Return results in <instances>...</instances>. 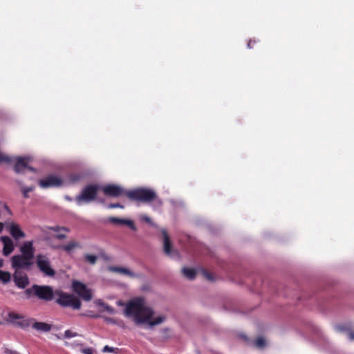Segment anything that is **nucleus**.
<instances>
[{
	"instance_id": "obj_1",
	"label": "nucleus",
	"mask_w": 354,
	"mask_h": 354,
	"mask_svg": "<svg viewBox=\"0 0 354 354\" xmlns=\"http://www.w3.org/2000/svg\"><path fill=\"white\" fill-rule=\"evenodd\" d=\"M126 317L132 318L137 325L147 324L149 327L162 323L165 320V316H159L151 319L154 312L153 309L147 306L145 299L136 297L130 300L127 304L124 310Z\"/></svg>"
},
{
	"instance_id": "obj_2",
	"label": "nucleus",
	"mask_w": 354,
	"mask_h": 354,
	"mask_svg": "<svg viewBox=\"0 0 354 354\" xmlns=\"http://www.w3.org/2000/svg\"><path fill=\"white\" fill-rule=\"evenodd\" d=\"M126 196L131 201L142 203H150L153 201L154 208H160L162 205V201L157 196L156 192L149 188H138L133 190L128 191Z\"/></svg>"
},
{
	"instance_id": "obj_3",
	"label": "nucleus",
	"mask_w": 354,
	"mask_h": 354,
	"mask_svg": "<svg viewBox=\"0 0 354 354\" xmlns=\"http://www.w3.org/2000/svg\"><path fill=\"white\" fill-rule=\"evenodd\" d=\"M55 295L57 297L56 302L62 307H71L73 309H80L81 301L75 296L62 291H55Z\"/></svg>"
},
{
	"instance_id": "obj_4",
	"label": "nucleus",
	"mask_w": 354,
	"mask_h": 354,
	"mask_svg": "<svg viewBox=\"0 0 354 354\" xmlns=\"http://www.w3.org/2000/svg\"><path fill=\"white\" fill-rule=\"evenodd\" d=\"M25 293L28 297L34 294L39 299L46 301L52 300L55 295L51 287L38 285H33L31 288L26 289Z\"/></svg>"
},
{
	"instance_id": "obj_5",
	"label": "nucleus",
	"mask_w": 354,
	"mask_h": 354,
	"mask_svg": "<svg viewBox=\"0 0 354 354\" xmlns=\"http://www.w3.org/2000/svg\"><path fill=\"white\" fill-rule=\"evenodd\" d=\"M100 189L97 185H88L84 187L81 194L75 198L77 205H81L82 203H88L95 200Z\"/></svg>"
},
{
	"instance_id": "obj_6",
	"label": "nucleus",
	"mask_w": 354,
	"mask_h": 354,
	"mask_svg": "<svg viewBox=\"0 0 354 354\" xmlns=\"http://www.w3.org/2000/svg\"><path fill=\"white\" fill-rule=\"evenodd\" d=\"M6 321L19 328L26 329L32 326L33 318L26 317L15 312H9Z\"/></svg>"
},
{
	"instance_id": "obj_7",
	"label": "nucleus",
	"mask_w": 354,
	"mask_h": 354,
	"mask_svg": "<svg viewBox=\"0 0 354 354\" xmlns=\"http://www.w3.org/2000/svg\"><path fill=\"white\" fill-rule=\"evenodd\" d=\"M37 266L44 275L48 277H54L55 275V271L50 266V260L46 256L37 254Z\"/></svg>"
},
{
	"instance_id": "obj_8",
	"label": "nucleus",
	"mask_w": 354,
	"mask_h": 354,
	"mask_svg": "<svg viewBox=\"0 0 354 354\" xmlns=\"http://www.w3.org/2000/svg\"><path fill=\"white\" fill-rule=\"evenodd\" d=\"M12 268L15 270L19 269H30L32 265V259L21 254L14 255L11 258Z\"/></svg>"
},
{
	"instance_id": "obj_9",
	"label": "nucleus",
	"mask_w": 354,
	"mask_h": 354,
	"mask_svg": "<svg viewBox=\"0 0 354 354\" xmlns=\"http://www.w3.org/2000/svg\"><path fill=\"white\" fill-rule=\"evenodd\" d=\"M104 194L107 196L117 198L122 195L126 196V191L122 187L115 184H109L100 187Z\"/></svg>"
},
{
	"instance_id": "obj_10",
	"label": "nucleus",
	"mask_w": 354,
	"mask_h": 354,
	"mask_svg": "<svg viewBox=\"0 0 354 354\" xmlns=\"http://www.w3.org/2000/svg\"><path fill=\"white\" fill-rule=\"evenodd\" d=\"M72 287L75 292L85 301H90L92 299V294L85 284L78 281H73Z\"/></svg>"
},
{
	"instance_id": "obj_11",
	"label": "nucleus",
	"mask_w": 354,
	"mask_h": 354,
	"mask_svg": "<svg viewBox=\"0 0 354 354\" xmlns=\"http://www.w3.org/2000/svg\"><path fill=\"white\" fill-rule=\"evenodd\" d=\"M62 183V180L55 175L48 176L39 181V185L44 189L60 187Z\"/></svg>"
},
{
	"instance_id": "obj_12",
	"label": "nucleus",
	"mask_w": 354,
	"mask_h": 354,
	"mask_svg": "<svg viewBox=\"0 0 354 354\" xmlns=\"http://www.w3.org/2000/svg\"><path fill=\"white\" fill-rule=\"evenodd\" d=\"M5 225L10 235L16 240L26 236L25 233L21 230L20 226L13 221H6Z\"/></svg>"
},
{
	"instance_id": "obj_13",
	"label": "nucleus",
	"mask_w": 354,
	"mask_h": 354,
	"mask_svg": "<svg viewBox=\"0 0 354 354\" xmlns=\"http://www.w3.org/2000/svg\"><path fill=\"white\" fill-rule=\"evenodd\" d=\"M29 161L30 158L28 157H17L14 167L15 171L19 174L24 172L26 169H28L30 171L35 172V169L33 167L28 165Z\"/></svg>"
},
{
	"instance_id": "obj_14",
	"label": "nucleus",
	"mask_w": 354,
	"mask_h": 354,
	"mask_svg": "<svg viewBox=\"0 0 354 354\" xmlns=\"http://www.w3.org/2000/svg\"><path fill=\"white\" fill-rule=\"evenodd\" d=\"M13 279L15 285L21 289L24 288L29 283L27 274L21 271L15 270L13 274Z\"/></svg>"
},
{
	"instance_id": "obj_15",
	"label": "nucleus",
	"mask_w": 354,
	"mask_h": 354,
	"mask_svg": "<svg viewBox=\"0 0 354 354\" xmlns=\"http://www.w3.org/2000/svg\"><path fill=\"white\" fill-rule=\"evenodd\" d=\"M1 241L3 244V254L5 256H8L10 254H11L14 249H15V245L13 243V241L12 239L8 236H1L0 237Z\"/></svg>"
},
{
	"instance_id": "obj_16",
	"label": "nucleus",
	"mask_w": 354,
	"mask_h": 354,
	"mask_svg": "<svg viewBox=\"0 0 354 354\" xmlns=\"http://www.w3.org/2000/svg\"><path fill=\"white\" fill-rule=\"evenodd\" d=\"M20 252L21 255L26 256L30 259H33L35 255V248L33 247V241H25L20 247Z\"/></svg>"
},
{
	"instance_id": "obj_17",
	"label": "nucleus",
	"mask_w": 354,
	"mask_h": 354,
	"mask_svg": "<svg viewBox=\"0 0 354 354\" xmlns=\"http://www.w3.org/2000/svg\"><path fill=\"white\" fill-rule=\"evenodd\" d=\"M31 326L33 329L39 332H48L52 328V326L50 324L46 322H37L34 318Z\"/></svg>"
},
{
	"instance_id": "obj_18",
	"label": "nucleus",
	"mask_w": 354,
	"mask_h": 354,
	"mask_svg": "<svg viewBox=\"0 0 354 354\" xmlns=\"http://www.w3.org/2000/svg\"><path fill=\"white\" fill-rule=\"evenodd\" d=\"M109 221L112 223L117 224V225H127L128 227H129L133 230H136V227L134 225V223L131 220H127L124 218H119L116 217H110Z\"/></svg>"
},
{
	"instance_id": "obj_19",
	"label": "nucleus",
	"mask_w": 354,
	"mask_h": 354,
	"mask_svg": "<svg viewBox=\"0 0 354 354\" xmlns=\"http://www.w3.org/2000/svg\"><path fill=\"white\" fill-rule=\"evenodd\" d=\"M80 248H81L80 243L75 241H69L67 244L65 245H61L55 247V248L61 249L68 254L73 251L75 249Z\"/></svg>"
},
{
	"instance_id": "obj_20",
	"label": "nucleus",
	"mask_w": 354,
	"mask_h": 354,
	"mask_svg": "<svg viewBox=\"0 0 354 354\" xmlns=\"http://www.w3.org/2000/svg\"><path fill=\"white\" fill-rule=\"evenodd\" d=\"M161 232H162V236H163V242H164L163 249H164V252H165V253L166 254L170 255L171 254V241L169 240V237L168 236V234H167L166 230L162 229L161 230Z\"/></svg>"
},
{
	"instance_id": "obj_21",
	"label": "nucleus",
	"mask_w": 354,
	"mask_h": 354,
	"mask_svg": "<svg viewBox=\"0 0 354 354\" xmlns=\"http://www.w3.org/2000/svg\"><path fill=\"white\" fill-rule=\"evenodd\" d=\"M109 270L113 271V272H118V273H120V274H126V275H129V276H131V277L134 276L133 273H132L129 270H128L127 268H125L111 267L109 268Z\"/></svg>"
},
{
	"instance_id": "obj_22",
	"label": "nucleus",
	"mask_w": 354,
	"mask_h": 354,
	"mask_svg": "<svg viewBox=\"0 0 354 354\" xmlns=\"http://www.w3.org/2000/svg\"><path fill=\"white\" fill-rule=\"evenodd\" d=\"M182 271L183 274L189 279H194L196 277V271L194 269L183 268Z\"/></svg>"
},
{
	"instance_id": "obj_23",
	"label": "nucleus",
	"mask_w": 354,
	"mask_h": 354,
	"mask_svg": "<svg viewBox=\"0 0 354 354\" xmlns=\"http://www.w3.org/2000/svg\"><path fill=\"white\" fill-rule=\"evenodd\" d=\"M11 279L10 274L8 272L0 270V281L3 283H8Z\"/></svg>"
},
{
	"instance_id": "obj_24",
	"label": "nucleus",
	"mask_w": 354,
	"mask_h": 354,
	"mask_svg": "<svg viewBox=\"0 0 354 354\" xmlns=\"http://www.w3.org/2000/svg\"><path fill=\"white\" fill-rule=\"evenodd\" d=\"M47 228L49 230L53 231L55 232H62V231L63 232H70L68 228L65 227H60V226H58V225L48 227Z\"/></svg>"
},
{
	"instance_id": "obj_25",
	"label": "nucleus",
	"mask_w": 354,
	"mask_h": 354,
	"mask_svg": "<svg viewBox=\"0 0 354 354\" xmlns=\"http://www.w3.org/2000/svg\"><path fill=\"white\" fill-rule=\"evenodd\" d=\"M35 189V187L34 186H30V187H21V192H22V194H23V196L24 198H29V195H28V193L33 191Z\"/></svg>"
},
{
	"instance_id": "obj_26",
	"label": "nucleus",
	"mask_w": 354,
	"mask_h": 354,
	"mask_svg": "<svg viewBox=\"0 0 354 354\" xmlns=\"http://www.w3.org/2000/svg\"><path fill=\"white\" fill-rule=\"evenodd\" d=\"M82 178V175L80 174H73L68 176V180L71 183H75Z\"/></svg>"
},
{
	"instance_id": "obj_27",
	"label": "nucleus",
	"mask_w": 354,
	"mask_h": 354,
	"mask_svg": "<svg viewBox=\"0 0 354 354\" xmlns=\"http://www.w3.org/2000/svg\"><path fill=\"white\" fill-rule=\"evenodd\" d=\"M254 344L258 348H263L266 346V340L263 337H259L256 339Z\"/></svg>"
},
{
	"instance_id": "obj_28",
	"label": "nucleus",
	"mask_w": 354,
	"mask_h": 354,
	"mask_svg": "<svg viewBox=\"0 0 354 354\" xmlns=\"http://www.w3.org/2000/svg\"><path fill=\"white\" fill-rule=\"evenodd\" d=\"M97 256L93 254H86L85 259L91 264H95L97 261Z\"/></svg>"
},
{
	"instance_id": "obj_29",
	"label": "nucleus",
	"mask_w": 354,
	"mask_h": 354,
	"mask_svg": "<svg viewBox=\"0 0 354 354\" xmlns=\"http://www.w3.org/2000/svg\"><path fill=\"white\" fill-rule=\"evenodd\" d=\"M11 160V158L8 156L0 152V162H3L9 163Z\"/></svg>"
},
{
	"instance_id": "obj_30",
	"label": "nucleus",
	"mask_w": 354,
	"mask_h": 354,
	"mask_svg": "<svg viewBox=\"0 0 354 354\" xmlns=\"http://www.w3.org/2000/svg\"><path fill=\"white\" fill-rule=\"evenodd\" d=\"M77 335V334L76 333H74L70 330H66L64 332V337L66 339L74 337H76Z\"/></svg>"
},
{
	"instance_id": "obj_31",
	"label": "nucleus",
	"mask_w": 354,
	"mask_h": 354,
	"mask_svg": "<svg viewBox=\"0 0 354 354\" xmlns=\"http://www.w3.org/2000/svg\"><path fill=\"white\" fill-rule=\"evenodd\" d=\"M102 306L104 307V308L106 311H107L108 313H109L111 314H113L115 312V309L113 307L109 306L108 304H102Z\"/></svg>"
},
{
	"instance_id": "obj_32",
	"label": "nucleus",
	"mask_w": 354,
	"mask_h": 354,
	"mask_svg": "<svg viewBox=\"0 0 354 354\" xmlns=\"http://www.w3.org/2000/svg\"><path fill=\"white\" fill-rule=\"evenodd\" d=\"M107 207L109 209H113V208H124V205L120 204V203H110L107 205Z\"/></svg>"
},
{
	"instance_id": "obj_33",
	"label": "nucleus",
	"mask_w": 354,
	"mask_h": 354,
	"mask_svg": "<svg viewBox=\"0 0 354 354\" xmlns=\"http://www.w3.org/2000/svg\"><path fill=\"white\" fill-rule=\"evenodd\" d=\"M115 350H118V348L111 347V346H109L106 345L103 348L102 351L104 353H106V352L114 353Z\"/></svg>"
},
{
	"instance_id": "obj_34",
	"label": "nucleus",
	"mask_w": 354,
	"mask_h": 354,
	"mask_svg": "<svg viewBox=\"0 0 354 354\" xmlns=\"http://www.w3.org/2000/svg\"><path fill=\"white\" fill-rule=\"evenodd\" d=\"M55 238L59 240H63L66 238V235L59 232L55 236Z\"/></svg>"
},
{
	"instance_id": "obj_35",
	"label": "nucleus",
	"mask_w": 354,
	"mask_h": 354,
	"mask_svg": "<svg viewBox=\"0 0 354 354\" xmlns=\"http://www.w3.org/2000/svg\"><path fill=\"white\" fill-rule=\"evenodd\" d=\"M81 352L83 354H93V351L91 348H82Z\"/></svg>"
},
{
	"instance_id": "obj_36",
	"label": "nucleus",
	"mask_w": 354,
	"mask_h": 354,
	"mask_svg": "<svg viewBox=\"0 0 354 354\" xmlns=\"http://www.w3.org/2000/svg\"><path fill=\"white\" fill-rule=\"evenodd\" d=\"M203 274L209 281H212L214 279V277H212V274L206 270L203 271Z\"/></svg>"
},
{
	"instance_id": "obj_37",
	"label": "nucleus",
	"mask_w": 354,
	"mask_h": 354,
	"mask_svg": "<svg viewBox=\"0 0 354 354\" xmlns=\"http://www.w3.org/2000/svg\"><path fill=\"white\" fill-rule=\"evenodd\" d=\"M256 43L257 41L255 39H250L248 42V48H252Z\"/></svg>"
},
{
	"instance_id": "obj_38",
	"label": "nucleus",
	"mask_w": 354,
	"mask_h": 354,
	"mask_svg": "<svg viewBox=\"0 0 354 354\" xmlns=\"http://www.w3.org/2000/svg\"><path fill=\"white\" fill-rule=\"evenodd\" d=\"M5 353L6 354H20L17 351L6 348Z\"/></svg>"
},
{
	"instance_id": "obj_39",
	"label": "nucleus",
	"mask_w": 354,
	"mask_h": 354,
	"mask_svg": "<svg viewBox=\"0 0 354 354\" xmlns=\"http://www.w3.org/2000/svg\"><path fill=\"white\" fill-rule=\"evenodd\" d=\"M336 328L339 330V331H345L347 330V327L344 325H339V326H337Z\"/></svg>"
},
{
	"instance_id": "obj_40",
	"label": "nucleus",
	"mask_w": 354,
	"mask_h": 354,
	"mask_svg": "<svg viewBox=\"0 0 354 354\" xmlns=\"http://www.w3.org/2000/svg\"><path fill=\"white\" fill-rule=\"evenodd\" d=\"M348 338L351 341L354 340V331L353 330H349V332H348Z\"/></svg>"
},
{
	"instance_id": "obj_41",
	"label": "nucleus",
	"mask_w": 354,
	"mask_h": 354,
	"mask_svg": "<svg viewBox=\"0 0 354 354\" xmlns=\"http://www.w3.org/2000/svg\"><path fill=\"white\" fill-rule=\"evenodd\" d=\"M3 207L10 215H12V213L7 205H4Z\"/></svg>"
},
{
	"instance_id": "obj_42",
	"label": "nucleus",
	"mask_w": 354,
	"mask_h": 354,
	"mask_svg": "<svg viewBox=\"0 0 354 354\" xmlns=\"http://www.w3.org/2000/svg\"><path fill=\"white\" fill-rule=\"evenodd\" d=\"M142 219H143L145 221H146V222H147V223H151V218H150L149 217H148L147 216H144L142 217Z\"/></svg>"
},
{
	"instance_id": "obj_43",
	"label": "nucleus",
	"mask_w": 354,
	"mask_h": 354,
	"mask_svg": "<svg viewBox=\"0 0 354 354\" xmlns=\"http://www.w3.org/2000/svg\"><path fill=\"white\" fill-rule=\"evenodd\" d=\"M4 225V223H0V233L3 231Z\"/></svg>"
},
{
	"instance_id": "obj_44",
	"label": "nucleus",
	"mask_w": 354,
	"mask_h": 354,
	"mask_svg": "<svg viewBox=\"0 0 354 354\" xmlns=\"http://www.w3.org/2000/svg\"><path fill=\"white\" fill-rule=\"evenodd\" d=\"M117 304L118 306H122L124 304L121 301H118Z\"/></svg>"
},
{
	"instance_id": "obj_45",
	"label": "nucleus",
	"mask_w": 354,
	"mask_h": 354,
	"mask_svg": "<svg viewBox=\"0 0 354 354\" xmlns=\"http://www.w3.org/2000/svg\"><path fill=\"white\" fill-rule=\"evenodd\" d=\"M3 262L2 259H0V268L3 267Z\"/></svg>"
},
{
	"instance_id": "obj_46",
	"label": "nucleus",
	"mask_w": 354,
	"mask_h": 354,
	"mask_svg": "<svg viewBox=\"0 0 354 354\" xmlns=\"http://www.w3.org/2000/svg\"><path fill=\"white\" fill-rule=\"evenodd\" d=\"M66 199H68V201H71V198L70 197L66 196Z\"/></svg>"
},
{
	"instance_id": "obj_47",
	"label": "nucleus",
	"mask_w": 354,
	"mask_h": 354,
	"mask_svg": "<svg viewBox=\"0 0 354 354\" xmlns=\"http://www.w3.org/2000/svg\"><path fill=\"white\" fill-rule=\"evenodd\" d=\"M107 320H108L109 322H112V319H107Z\"/></svg>"
},
{
	"instance_id": "obj_48",
	"label": "nucleus",
	"mask_w": 354,
	"mask_h": 354,
	"mask_svg": "<svg viewBox=\"0 0 354 354\" xmlns=\"http://www.w3.org/2000/svg\"><path fill=\"white\" fill-rule=\"evenodd\" d=\"M2 324H3V323H2V322H1V321H0V325H1Z\"/></svg>"
}]
</instances>
